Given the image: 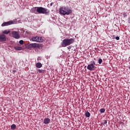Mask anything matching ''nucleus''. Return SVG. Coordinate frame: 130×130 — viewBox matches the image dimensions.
Instances as JSON below:
<instances>
[{
  "label": "nucleus",
  "mask_w": 130,
  "mask_h": 130,
  "mask_svg": "<svg viewBox=\"0 0 130 130\" xmlns=\"http://www.w3.org/2000/svg\"><path fill=\"white\" fill-rule=\"evenodd\" d=\"M14 24V22L12 21H7V22H4L2 24V26H9L11 25H12Z\"/></svg>",
  "instance_id": "8"
},
{
  "label": "nucleus",
  "mask_w": 130,
  "mask_h": 130,
  "mask_svg": "<svg viewBox=\"0 0 130 130\" xmlns=\"http://www.w3.org/2000/svg\"><path fill=\"white\" fill-rule=\"evenodd\" d=\"M31 41L37 42H43V39L42 37H34L31 38Z\"/></svg>",
  "instance_id": "6"
},
{
  "label": "nucleus",
  "mask_w": 130,
  "mask_h": 130,
  "mask_svg": "<svg viewBox=\"0 0 130 130\" xmlns=\"http://www.w3.org/2000/svg\"><path fill=\"white\" fill-rule=\"evenodd\" d=\"M14 49L17 51H21L23 49V48L21 47H15Z\"/></svg>",
  "instance_id": "12"
},
{
  "label": "nucleus",
  "mask_w": 130,
  "mask_h": 130,
  "mask_svg": "<svg viewBox=\"0 0 130 130\" xmlns=\"http://www.w3.org/2000/svg\"><path fill=\"white\" fill-rule=\"evenodd\" d=\"M10 32H11V31L7 30H5L4 31H2V33H3L4 34H6V35H8Z\"/></svg>",
  "instance_id": "15"
},
{
  "label": "nucleus",
  "mask_w": 130,
  "mask_h": 130,
  "mask_svg": "<svg viewBox=\"0 0 130 130\" xmlns=\"http://www.w3.org/2000/svg\"><path fill=\"white\" fill-rule=\"evenodd\" d=\"M95 63L94 61L91 62V64H88L87 66V70H88L90 71H92L94 70L95 69Z\"/></svg>",
  "instance_id": "4"
},
{
  "label": "nucleus",
  "mask_w": 130,
  "mask_h": 130,
  "mask_svg": "<svg viewBox=\"0 0 130 130\" xmlns=\"http://www.w3.org/2000/svg\"><path fill=\"white\" fill-rule=\"evenodd\" d=\"M6 41V36L5 35H0V42H3Z\"/></svg>",
  "instance_id": "9"
},
{
  "label": "nucleus",
  "mask_w": 130,
  "mask_h": 130,
  "mask_svg": "<svg viewBox=\"0 0 130 130\" xmlns=\"http://www.w3.org/2000/svg\"><path fill=\"white\" fill-rule=\"evenodd\" d=\"M128 23H130V20L128 21Z\"/></svg>",
  "instance_id": "26"
},
{
  "label": "nucleus",
  "mask_w": 130,
  "mask_h": 130,
  "mask_svg": "<svg viewBox=\"0 0 130 130\" xmlns=\"http://www.w3.org/2000/svg\"><path fill=\"white\" fill-rule=\"evenodd\" d=\"M32 12L35 14H45L47 15L49 13V11L47 8H43L42 7H37L32 8Z\"/></svg>",
  "instance_id": "1"
},
{
  "label": "nucleus",
  "mask_w": 130,
  "mask_h": 130,
  "mask_svg": "<svg viewBox=\"0 0 130 130\" xmlns=\"http://www.w3.org/2000/svg\"><path fill=\"white\" fill-rule=\"evenodd\" d=\"M103 60L102 59H100L99 60V63L101 64L102 63Z\"/></svg>",
  "instance_id": "20"
},
{
  "label": "nucleus",
  "mask_w": 130,
  "mask_h": 130,
  "mask_svg": "<svg viewBox=\"0 0 130 130\" xmlns=\"http://www.w3.org/2000/svg\"><path fill=\"white\" fill-rule=\"evenodd\" d=\"M50 122V119L48 118V117H46L45 118L44 120V123L45 124H49Z\"/></svg>",
  "instance_id": "10"
},
{
  "label": "nucleus",
  "mask_w": 130,
  "mask_h": 130,
  "mask_svg": "<svg viewBox=\"0 0 130 130\" xmlns=\"http://www.w3.org/2000/svg\"><path fill=\"white\" fill-rule=\"evenodd\" d=\"M72 11L68 7H62L59 8V13L63 15H69L71 14Z\"/></svg>",
  "instance_id": "2"
},
{
  "label": "nucleus",
  "mask_w": 130,
  "mask_h": 130,
  "mask_svg": "<svg viewBox=\"0 0 130 130\" xmlns=\"http://www.w3.org/2000/svg\"><path fill=\"white\" fill-rule=\"evenodd\" d=\"M50 6H52V5H53V3H50Z\"/></svg>",
  "instance_id": "25"
},
{
  "label": "nucleus",
  "mask_w": 130,
  "mask_h": 130,
  "mask_svg": "<svg viewBox=\"0 0 130 130\" xmlns=\"http://www.w3.org/2000/svg\"><path fill=\"white\" fill-rule=\"evenodd\" d=\"M115 39L116 40L118 41V40H119L120 38H119V37H116Z\"/></svg>",
  "instance_id": "22"
},
{
  "label": "nucleus",
  "mask_w": 130,
  "mask_h": 130,
  "mask_svg": "<svg viewBox=\"0 0 130 130\" xmlns=\"http://www.w3.org/2000/svg\"><path fill=\"white\" fill-rule=\"evenodd\" d=\"M19 43L21 45H23L24 44V41L23 40H20L19 42Z\"/></svg>",
  "instance_id": "19"
},
{
  "label": "nucleus",
  "mask_w": 130,
  "mask_h": 130,
  "mask_svg": "<svg viewBox=\"0 0 130 130\" xmlns=\"http://www.w3.org/2000/svg\"><path fill=\"white\" fill-rule=\"evenodd\" d=\"M11 35H12V37L16 39H18L20 38V36L19 35V32L18 31H11Z\"/></svg>",
  "instance_id": "5"
},
{
  "label": "nucleus",
  "mask_w": 130,
  "mask_h": 130,
  "mask_svg": "<svg viewBox=\"0 0 130 130\" xmlns=\"http://www.w3.org/2000/svg\"><path fill=\"white\" fill-rule=\"evenodd\" d=\"M100 111L101 113H104L105 112V109L104 108H103L102 109H100Z\"/></svg>",
  "instance_id": "17"
},
{
  "label": "nucleus",
  "mask_w": 130,
  "mask_h": 130,
  "mask_svg": "<svg viewBox=\"0 0 130 130\" xmlns=\"http://www.w3.org/2000/svg\"><path fill=\"white\" fill-rule=\"evenodd\" d=\"M129 70H130V66H129Z\"/></svg>",
  "instance_id": "27"
},
{
  "label": "nucleus",
  "mask_w": 130,
  "mask_h": 130,
  "mask_svg": "<svg viewBox=\"0 0 130 130\" xmlns=\"http://www.w3.org/2000/svg\"><path fill=\"white\" fill-rule=\"evenodd\" d=\"M16 70H13V74H15V73H16Z\"/></svg>",
  "instance_id": "24"
},
{
  "label": "nucleus",
  "mask_w": 130,
  "mask_h": 130,
  "mask_svg": "<svg viewBox=\"0 0 130 130\" xmlns=\"http://www.w3.org/2000/svg\"><path fill=\"white\" fill-rule=\"evenodd\" d=\"M36 67L40 69L41 67H42V64L40 62H38L37 64H36Z\"/></svg>",
  "instance_id": "11"
},
{
  "label": "nucleus",
  "mask_w": 130,
  "mask_h": 130,
  "mask_svg": "<svg viewBox=\"0 0 130 130\" xmlns=\"http://www.w3.org/2000/svg\"><path fill=\"white\" fill-rule=\"evenodd\" d=\"M75 40L74 39H66L63 40L62 42H61V46H62V47H65L71 45L72 44H73Z\"/></svg>",
  "instance_id": "3"
},
{
  "label": "nucleus",
  "mask_w": 130,
  "mask_h": 130,
  "mask_svg": "<svg viewBox=\"0 0 130 130\" xmlns=\"http://www.w3.org/2000/svg\"><path fill=\"white\" fill-rule=\"evenodd\" d=\"M85 115L86 117L89 118L90 116V112L88 111L85 112Z\"/></svg>",
  "instance_id": "13"
},
{
  "label": "nucleus",
  "mask_w": 130,
  "mask_h": 130,
  "mask_svg": "<svg viewBox=\"0 0 130 130\" xmlns=\"http://www.w3.org/2000/svg\"><path fill=\"white\" fill-rule=\"evenodd\" d=\"M123 16H124V17H126L127 16L126 13L125 12H124Z\"/></svg>",
  "instance_id": "21"
},
{
  "label": "nucleus",
  "mask_w": 130,
  "mask_h": 130,
  "mask_svg": "<svg viewBox=\"0 0 130 130\" xmlns=\"http://www.w3.org/2000/svg\"><path fill=\"white\" fill-rule=\"evenodd\" d=\"M16 125L14 124L11 125V129L14 130L16 129Z\"/></svg>",
  "instance_id": "14"
},
{
  "label": "nucleus",
  "mask_w": 130,
  "mask_h": 130,
  "mask_svg": "<svg viewBox=\"0 0 130 130\" xmlns=\"http://www.w3.org/2000/svg\"><path fill=\"white\" fill-rule=\"evenodd\" d=\"M106 124H107V120H104V122L102 123V125H105Z\"/></svg>",
  "instance_id": "18"
},
{
  "label": "nucleus",
  "mask_w": 130,
  "mask_h": 130,
  "mask_svg": "<svg viewBox=\"0 0 130 130\" xmlns=\"http://www.w3.org/2000/svg\"><path fill=\"white\" fill-rule=\"evenodd\" d=\"M36 48H40V45L39 44H37L36 43H32V44L28 45L29 49Z\"/></svg>",
  "instance_id": "7"
},
{
  "label": "nucleus",
  "mask_w": 130,
  "mask_h": 130,
  "mask_svg": "<svg viewBox=\"0 0 130 130\" xmlns=\"http://www.w3.org/2000/svg\"><path fill=\"white\" fill-rule=\"evenodd\" d=\"M38 72L43 74L44 73V70L38 69Z\"/></svg>",
  "instance_id": "16"
},
{
  "label": "nucleus",
  "mask_w": 130,
  "mask_h": 130,
  "mask_svg": "<svg viewBox=\"0 0 130 130\" xmlns=\"http://www.w3.org/2000/svg\"><path fill=\"white\" fill-rule=\"evenodd\" d=\"M71 48H72V47H71V46H69L68 47H67V48H68V49H71Z\"/></svg>",
  "instance_id": "23"
}]
</instances>
